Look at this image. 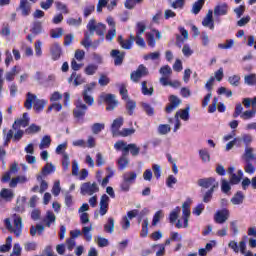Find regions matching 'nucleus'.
I'll return each instance as SVG.
<instances>
[{
  "mask_svg": "<svg viewBox=\"0 0 256 256\" xmlns=\"http://www.w3.org/2000/svg\"><path fill=\"white\" fill-rule=\"evenodd\" d=\"M12 221L13 224L11 223L10 218L4 220V225L7 231H9V233H14L16 237H21V233H23V218L19 214H13Z\"/></svg>",
  "mask_w": 256,
  "mask_h": 256,
  "instance_id": "obj_1",
  "label": "nucleus"
},
{
  "mask_svg": "<svg viewBox=\"0 0 256 256\" xmlns=\"http://www.w3.org/2000/svg\"><path fill=\"white\" fill-rule=\"evenodd\" d=\"M33 105L36 112L40 113V111H43V109H45V106L47 105V101L44 99L41 100L37 98V95L32 94L31 92H28L26 95V101L24 103V107H26V109L28 110H31L33 109Z\"/></svg>",
  "mask_w": 256,
  "mask_h": 256,
  "instance_id": "obj_2",
  "label": "nucleus"
},
{
  "mask_svg": "<svg viewBox=\"0 0 256 256\" xmlns=\"http://www.w3.org/2000/svg\"><path fill=\"white\" fill-rule=\"evenodd\" d=\"M87 29L90 33V36L93 37V35L98 34L101 38V41H105V31H107V26L103 23H98L95 21V19H91L87 24Z\"/></svg>",
  "mask_w": 256,
  "mask_h": 256,
  "instance_id": "obj_3",
  "label": "nucleus"
},
{
  "mask_svg": "<svg viewBox=\"0 0 256 256\" xmlns=\"http://www.w3.org/2000/svg\"><path fill=\"white\" fill-rule=\"evenodd\" d=\"M103 101L107 104L106 111H113L115 107L119 105V101H117L115 94L102 93L98 101L99 105H101Z\"/></svg>",
  "mask_w": 256,
  "mask_h": 256,
  "instance_id": "obj_4",
  "label": "nucleus"
},
{
  "mask_svg": "<svg viewBox=\"0 0 256 256\" xmlns=\"http://www.w3.org/2000/svg\"><path fill=\"white\" fill-rule=\"evenodd\" d=\"M197 185L203 189H209V191L219 189V182L214 177L198 179Z\"/></svg>",
  "mask_w": 256,
  "mask_h": 256,
  "instance_id": "obj_5",
  "label": "nucleus"
},
{
  "mask_svg": "<svg viewBox=\"0 0 256 256\" xmlns=\"http://www.w3.org/2000/svg\"><path fill=\"white\" fill-rule=\"evenodd\" d=\"M81 195H95V193H99V185L97 182H85L80 187Z\"/></svg>",
  "mask_w": 256,
  "mask_h": 256,
  "instance_id": "obj_6",
  "label": "nucleus"
},
{
  "mask_svg": "<svg viewBox=\"0 0 256 256\" xmlns=\"http://www.w3.org/2000/svg\"><path fill=\"white\" fill-rule=\"evenodd\" d=\"M147 75H149V70L147 67H145V65L141 64L135 71L130 74V79L134 83H139V80L142 77H147Z\"/></svg>",
  "mask_w": 256,
  "mask_h": 256,
  "instance_id": "obj_7",
  "label": "nucleus"
},
{
  "mask_svg": "<svg viewBox=\"0 0 256 256\" xmlns=\"http://www.w3.org/2000/svg\"><path fill=\"white\" fill-rule=\"evenodd\" d=\"M23 135H25V131L20 128L9 130L4 145H8L11 139H13L14 142L21 141V139H23Z\"/></svg>",
  "mask_w": 256,
  "mask_h": 256,
  "instance_id": "obj_8",
  "label": "nucleus"
},
{
  "mask_svg": "<svg viewBox=\"0 0 256 256\" xmlns=\"http://www.w3.org/2000/svg\"><path fill=\"white\" fill-rule=\"evenodd\" d=\"M29 121H31V119L29 118V114L24 113L21 118H18L14 121L12 129H21V127H29Z\"/></svg>",
  "mask_w": 256,
  "mask_h": 256,
  "instance_id": "obj_9",
  "label": "nucleus"
},
{
  "mask_svg": "<svg viewBox=\"0 0 256 256\" xmlns=\"http://www.w3.org/2000/svg\"><path fill=\"white\" fill-rule=\"evenodd\" d=\"M228 219H229V211L226 208L220 211H217L214 215V221L219 225H223V223H226Z\"/></svg>",
  "mask_w": 256,
  "mask_h": 256,
  "instance_id": "obj_10",
  "label": "nucleus"
},
{
  "mask_svg": "<svg viewBox=\"0 0 256 256\" xmlns=\"http://www.w3.org/2000/svg\"><path fill=\"white\" fill-rule=\"evenodd\" d=\"M16 11H20L22 17H29L31 15V3L27 0H20L19 7L16 8Z\"/></svg>",
  "mask_w": 256,
  "mask_h": 256,
  "instance_id": "obj_11",
  "label": "nucleus"
},
{
  "mask_svg": "<svg viewBox=\"0 0 256 256\" xmlns=\"http://www.w3.org/2000/svg\"><path fill=\"white\" fill-rule=\"evenodd\" d=\"M50 55L52 61H59L61 59V55H63V49L59 43H54L50 47Z\"/></svg>",
  "mask_w": 256,
  "mask_h": 256,
  "instance_id": "obj_12",
  "label": "nucleus"
},
{
  "mask_svg": "<svg viewBox=\"0 0 256 256\" xmlns=\"http://www.w3.org/2000/svg\"><path fill=\"white\" fill-rule=\"evenodd\" d=\"M86 111H87V105L83 104L82 99H78L76 103V108L74 109V117L78 119L79 117H84Z\"/></svg>",
  "mask_w": 256,
  "mask_h": 256,
  "instance_id": "obj_13",
  "label": "nucleus"
},
{
  "mask_svg": "<svg viewBox=\"0 0 256 256\" xmlns=\"http://www.w3.org/2000/svg\"><path fill=\"white\" fill-rule=\"evenodd\" d=\"M15 197V192L9 188H2L0 191V203L1 201H6L9 203L10 201H13V198Z\"/></svg>",
  "mask_w": 256,
  "mask_h": 256,
  "instance_id": "obj_14",
  "label": "nucleus"
},
{
  "mask_svg": "<svg viewBox=\"0 0 256 256\" xmlns=\"http://www.w3.org/2000/svg\"><path fill=\"white\" fill-rule=\"evenodd\" d=\"M182 219L184 220V228L189 227V217H191V209L188 202L182 204Z\"/></svg>",
  "mask_w": 256,
  "mask_h": 256,
  "instance_id": "obj_15",
  "label": "nucleus"
},
{
  "mask_svg": "<svg viewBox=\"0 0 256 256\" xmlns=\"http://www.w3.org/2000/svg\"><path fill=\"white\" fill-rule=\"evenodd\" d=\"M203 27H209L211 30L215 29V21L213 20V10H208L206 16L202 21Z\"/></svg>",
  "mask_w": 256,
  "mask_h": 256,
  "instance_id": "obj_16",
  "label": "nucleus"
},
{
  "mask_svg": "<svg viewBox=\"0 0 256 256\" xmlns=\"http://www.w3.org/2000/svg\"><path fill=\"white\" fill-rule=\"evenodd\" d=\"M121 127H123V118L119 117L115 119L111 125V132L113 137H119V129H121Z\"/></svg>",
  "mask_w": 256,
  "mask_h": 256,
  "instance_id": "obj_17",
  "label": "nucleus"
},
{
  "mask_svg": "<svg viewBox=\"0 0 256 256\" xmlns=\"http://www.w3.org/2000/svg\"><path fill=\"white\" fill-rule=\"evenodd\" d=\"M109 209V196L107 194H103L100 198V215L103 217L107 215V211Z\"/></svg>",
  "mask_w": 256,
  "mask_h": 256,
  "instance_id": "obj_18",
  "label": "nucleus"
},
{
  "mask_svg": "<svg viewBox=\"0 0 256 256\" xmlns=\"http://www.w3.org/2000/svg\"><path fill=\"white\" fill-rule=\"evenodd\" d=\"M111 57L114 59V65H122L123 60L125 59V52H121L117 49H114L110 52Z\"/></svg>",
  "mask_w": 256,
  "mask_h": 256,
  "instance_id": "obj_19",
  "label": "nucleus"
},
{
  "mask_svg": "<svg viewBox=\"0 0 256 256\" xmlns=\"http://www.w3.org/2000/svg\"><path fill=\"white\" fill-rule=\"evenodd\" d=\"M181 104V99L175 95L170 96V104L166 107V113H172Z\"/></svg>",
  "mask_w": 256,
  "mask_h": 256,
  "instance_id": "obj_20",
  "label": "nucleus"
},
{
  "mask_svg": "<svg viewBox=\"0 0 256 256\" xmlns=\"http://www.w3.org/2000/svg\"><path fill=\"white\" fill-rule=\"evenodd\" d=\"M189 111L191 107L188 105L186 108L178 110L174 116L175 119H182V121H189Z\"/></svg>",
  "mask_w": 256,
  "mask_h": 256,
  "instance_id": "obj_21",
  "label": "nucleus"
},
{
  "mask_svg": "<svg viewBox=\"0 0 256 256\" xmlns=\"http://www.w3.org/2000/svg\"><path fill=\"white\" fill-rule=\"evenodd\" d=\"M21 73V66H14L11 71L6 72L5 79L6 81H15V75H19Z\"/></svg>",
  "mask_w": 256,
  "mask_h": 256,
  "instance_id": "obj_22",
  "label": "nucleus"
},
{
  "mask_svg": "<svg viewBox=\"0 0 256 256\" xmlns=\"http://www.w3.org/2000/svg\"><path fill=\"white\" fill-rule=\"evenodd\" d=\"M228 9H229V6H227V3H222L220 5H217L214 8L215 17H221V15H227Z\"/></svg>",
  "mask_w": 256,
  "mask_h": 256,
  "instance_id": "obj_23",
  "label": "nucleus"
},
{
  "mask_svg": "<svg viewBox=\"0 0 256 256\" xmlns=\"http://www.w3.org/2000/svg\"><path fill=\"white\" fill-rule=\"evenodd\" d=\"M125 153L124 155H129V151L133 157H137L139 155V152L141 151V148L137 146V144H128L126 148H124Z\"/></svg>",
  "mask_w": 256,
  "mask_h": 256,
  "instance_id": "obj_24",
  "label": "nucleus"
},
{
  "mask_svg": "<svg viewBox=\"0 0 256 256\" xmlns=\"http://www.w3.org/2000/svg\"><path fill=\"white\" fill-rule=\"evenodd\" d=\"M253 151L254 150L251 147H246L245 148V152L242 156V159H244V161L246 163H249V162L253 161V159H255V154L253 153Z\"/></svg>",
  "mask_w": 256,
  "mask_h": 256,
  "instance_id": "obj_25",
  "label": "nucleus"
},
{
  "mask_svg": "<svg viewBox=\"0 0 256 256\" xmlns=\"http://www.w3.org/2000/svg\"><path fill=\"white\" fill-rule=\"evenodd\" d=\"M243 201H245V195L243 192H237L232 198L231 203L232 205H242Z\"/></svg>",
  "mask_w": 256,
  "mask_h": 256,
  "instance_id": "obj_26",
  "label": "nucleus"
},
{
  "mask_svg": "<svg viewBox=\"0 0 256 256\" xmlns=\"http://www.w3.org/2000/svg\"><path fill=\"white\" fill-rule=\"evenodd\" d=\"M122 179L133 185L137 179V173L133 171L125 172L122 176Z\"/></svg>",
  "mask_w": 256,
  "mask_h": 256,
  "instance_id": "obj_27",
  "label": "nucleus"
},
{
  "mask_svg": "<svg viewBox=\"0 0 256 256\" xmlns=\"http://www.w3.org/2000/svg\"><path fill=\"white\" fill-rule=\"evenodd\" d=\"M205 5V0H198L192 5L191 13L194 15H199L201 12V9H203V6Z\"/></svg>",
  "mask_w": 256,
  "mask_h": 256,
  "instance_id": "obj_28",
  "label": "nucleus"
},
{
  "mask_svg": "<svg viewBox=\"0 0 256 256\" xmlns=\"http://www.w3.org/2000/svg\"><path fill=\"white\" fill-rule=\"evenodd\" d=\"M51 173H55V165L52 163H47L40 173L42 177H46V175H51Z\"/></svg>",
  "mask_w": 256,
  "mask_h": 256,
  "instance_id": "obj_29",
  "label": "nucleus"
},
{
  "mask_svg": "<svg viewBox=\"0 0 256 256\" xmlns=\"http://www.w3.org/2000/svg\"><path fill=\"white\" fill-rule=\"evenodd\" d=\"M57 220V217L55 214L51 211H48L46 213V217L43 219V223H46V226L51 227V223H55Z\"/></svg>",
  "mask_w": 256,
  "mask_h": 256,
  "instance_id": "obj_30",
  "label": "nucleus"
},
{
  "mask_svg": "<svg viewBox=\"0 0 256 256\" xmlns=\"http://www.w3.org/2000/svg\"><path fill=\"white\" fill-rule=\"evenodd\" d=\"M179 213H181V208L180 207L174 208L169 214V222L172 224L176 223L177 219H179Z\"/></svg>",
  "mask_w": 256,
  "mask_h": 256,
  "instance_id": "obj_31",
  "label": "nucleus"
},
{
  "mask_svg": "<svg viewBox=\"0 0 256 256\" xmlns=\"http://www.w3.org/2000/svg\"><path fill=\"white\" fill-rule=\"evenodd\" d=\"M135 43V35L130 34V37L128 40H124V42L120 45L122 49H131L133 47V44Z\"/></svg>",
  "mask_w": 256,
  "mask_h": 256,
  "instance_id": "obj_32",
  "label": "nucleus"
},
{
  "mask_svg": "<svg viewBox=\"0 0 256 256\" xmlns=\"http://www.w3.org/2000/svg\"><path fill=\"white\" fill-rule=\"evenodd\" d=\"M41 132V126L37 124H31L28 128L25 129L26 135H35V133Z\"/></svg>",
  "mask_w": 256,
  "mask_h": 256,
  "instance_id": "obj_33",
  "label": "nucleus"
},
{
  "mask_svg": "<svg viewBox=\"0 0 256 256\" xmlns=\"http://www.w3.org/2000/svg\"><path fill=\"white\" fill-rule=\"evenodd\" d=\"M241 179H243V171L239 170L238 174H231L230 175V183H232V185H237V183L241 182Z\"/></svg>",
  "mask_w": 256,
  "mask_h": 256,
  "instance_id": "obj_34",
  "label": "nucleus"
},
{
  "mask_svg": "<svg viewBox=\"0 0 256 256\" xmlns=\"http://www.w3.org/2000/svg\"><path fill=\"white\" fill-rule=\"evenodd\" d=\"M72 77H74V87H79V85H83V83H85V78H83L81 74H77V72L72 73Z\"/></svg>",
  "mask_w": 256,
  "mask_h": 256,
  "instance_id": "obj_35",
  "label": "nucleus"
},
{
  "mask_svg": "<svg viewBox=\"0 0 256 256\" xmlns=\"http://www.w3.org/2000/svg\"><path fill=\"white\" fill-rule=\"evenodd\" d=\"M104 231L106 233H113L115 231V219L108 218V222L104 225Z\"/></svg>",
  "mask_w": 256,
  "mask_h": 256,
  "instance_id": "obj_36",
  "label": "nucleus"
},
{
  "mask_svg": "<svg viewBox=\"0 0 256 256\" xmlns=\"http://www.w3.org/2000/svg\"><path fill=\"white\" fill-rule=\"evenodd\" d=\"M119 169L123 171V169H126L129 165V159H127V155L125 153L122 154V156L118 160Z\"/></svg>",
  "mask_w": 256,
  "mask_h": 256,
  "instance_id": "obj_37",
  "label": "nucleus"
},
{
  "mask_svg": "<svg viewBox=\"0 0 256 256\" xmlns=\"http://www.w3.org/2000/svg\"><path fill=\"white\" fill-rule=\"evenodd\" d=\"M91 231H93V227L91 226H85L82 228V234L84 235V239H86V241H91L93 239V234H91Z\"/></svg>",
  "mask_w": 256,
  "mask_h": 256,
  "instance_id": "obj_38",
  "label": "nucleus"
},
{
  "mask_svg": "<svg viewBox=\"0 0 256 256\" xmlns=\"http://www.w3.org/2000/svg\"><path fill=\"white\" fill-rule=\"evenodd\" d=\"M50 145H51V136L45 135L39 144V149H47L50 147Z\"/></svg>",
  "mask_w": 256,
  "mask_h": 256,
  "instance_id": "obj_39",
  "label": "nucleus"
},
{
  "mask_svg": "<svg viewBox=\"0 0 256 256\" xmlns=\"http://www.w3.org/2000/svg\"><path fill=\"white\" fill-rule=\"evenodd\" d=\"M37 181H41L39 193H45L49 188V184H47V181L43 180V176L41 174L37 175Z\"/></svg>",
  "mask_w": 256,
  "mask_h": 256,
  "instance_id": "obj_40",
  "label": "nucleus"
},
{
  "mask_svg": "<svg viewBox=\"0 0 256 256\" xmlns=\"http://www.w3.org/2000/svg\"><path fill=\"white\" fill-rule=\"evenodd\" d=\"M228 83L232 85V87H239L241 83V76L239 75H232L228 78Z\"/></svg>",
  "mask_w": 256,
  "mask_h": 256,
  "instance_id": "obj_41",
  "label": "nucleus"
},
{
  "mask_svg": "<svg viewBox=\"0 0 256 256\" xmlns=\"http://www.w3.org/2000/svg\"><path fill=\"white\" fill-rule=\"evenodd\" d=\"M93 135H99L105 129L104 123H94L91 127Z\"/></svg>",
  "mask_w": 256,
  "mask_h": 256,
  "instance_id": "obj_42",
  "label": "nucleus"
},
{
  "mask_svg": "<svg viewBox=\"0 0 256 256\" xmlns=\"http://www.w3.org/2000/svg\"><path fill=\"white\" fill-rule=\"evenodd\" d=\"M159 73L162 75V77H171L173 70L169 67V65H165L160 68Z\"/></svg>",
  "mask_w": 256,
  "mask_h": 256,
  "instance_id": "obj_43",
  "label": "nucleus"
},
{
  "mask_svg": "<svg viewBox=\"0 0 256 256\" xmlns=\"http://www.w3.org/2000/svg\"><path fill=\"white\" fill-rule=\"evenodd\" d=\"M135 107H137V103L131 99L126 100V109L128 111V115H133V111H135Z\"/></svg>",
  "mask_w": 256,
  "mask_h": 256,
  "instance_id": "obj_44",
  "label": "nucleus"
},
{
  "mask_svg": "<svg viewBox=\"0 0 256 256\" xmlns=\"http://www.w3.org/2000/svg\"><path fill=\"white\" fill-rule=\"evenodd\" d=\"M42 31H43V25L41 24V22L39 21L34 22L31 32L34 35H39L40 33H42Z\"/></svg>",
  "mask_w": 256,
  "mask_h": 256,
  "instance_id": "obj_45",
  "label": "nucleus"
},
{
  "mask_svg": "<svg viewBox=\"0 0 256 256\" xmlns=\"http://www.w3.org/2000/svg\"><path fill=\"white\" fill-rule=\"evenodd\" d=\"M141 85H142V93H143L144 95H148V96L153 95V93H154V91H155V89L153 88V86H151L150 88H147V81H143V82L141 83Z\"/></svg>",
  "mask_w": 256,
  "mask_h": 256,
  "instance_id": "obj_46",
  "label": "nucleus"
},
{
  "mask_svg": "<svg viewBox=\"0 0 256 256\" xmlns=\"http://www.w3.org/2000/svg\"><path fill=\"white\" fill-rule=\"evenodd\" d=\"M141 106L143 111H145V113L148 114L150 117H153V115H155V110L148 103L142 102Z\"/></svg>",
  "mask_w": 256,
  "mask_h": 256,
  "instance_id": "obj_47",
  "label": "nucleus"
},
{
  "mask_svg": "<svg viewBox=\"0 0 256 256\" xmlns=\"http://www.w3.org/2000/svg\"><path fill=\"white\" fill-rule=\"evenodd\" d=\"M171 132V126L168 124H161L158 126L159 135H167V133Z\"/></svg>",
  "mask_w": 256,
  "mask_h": 256,
  "instance_id": "obj_48",
  "label": "nucleus"
},
{
  "mask_svg": "<svg viewBox=\"0 0 256 256\" xmlns=\"http://www.w3.org/2000/svg\"><path fill=\"white\" fill-rule=\"evenodd\" d=\"M145 31H147V26L144 24V22H138L136 24V36L143 35Z\"/></svg>",
  "mask_w": 256,
  "mask_h": 256,
  "instance_id": "obj_49",
  "label": "nucleus"
},
{
  "mask_svg": "<svg viewBox=\"0 0 256 256\" xmlns=\"http://www.w3.org/2000/svg\"><path fill=\"white\" fill-rule=\"evenodd\" d=\"M50 36L52 37V39H59L63 37V28H56L50 30Z\"/></svg>",
  "mask_w": 256,
  "mask_h": 256,
  "instance_id": "obj_50",
  "label": "nucleus"
},
{
  "mask_svg": "<svg viewBox=\"0 0 256 256\" xmlns=\"http://www.w3.org/2000/svg\"><path fill=\"white\" fill-rule=\"evenodd\" d=\"M83 100L85 101V103H87V105H93V103H95V99L93 98V96H91V94H89V92H87V90H84L83 93Z\"/></svg>",
  "mask_w": 256,
  "mask_h": 256,
  "instance_id": "obj_51",
  "label": "nucleus"
},
{
  "mask_svg": "<svg viewBox=\"0 0 256 256\" xmlns=\"http://www.w3.org/2000/svg\"><path fill=\"white\" fill-rule=\"evenodd\" d=\"M91 34H89L88 32H86L84 34V39L81 41V45H83V47H85V49H89V47H91Z\"/></svg>",
  "mask_w": 256,
  "mask_h": 256,
  "instance_id": "obj_52",
  "label": "nucleus"
},
{
  "mask_svg": "<svg viewBox=\"0 0 256 256\" xmlns=\"http://www.w3.org/2000/svg\"><path fill=\"white\" fill-rule=\"evenodd\" d=\"M199 155L204 163H209L211 161V156L209 155V151L207 149L200 150Z\"/></svg>",
  "mask_w": 256,
  "mask_h": 256,
  "instance_id": "obj_53",
  "label": "nucleus"
},
{
  "mask_svg": "<svg viewBox=\"0 0 256 256\" xmlns=\"http://www.w3.org/2000/svg\"><path fill=\"white\" fill-rule=\"evenodd\" d=\"M256 110H247L241 114V119L247 121L249 119H253L255 117Z\"/></svg>",
  "mask_w": 256,
  "mask_h": 256,
  "instance_id": "obj_54",
  "label": "nucleus"
},
{
  "mask_svg": "<svg viewBox=\"0 0 256 256\" xmlns=\"http://www.w3.org/2000/svg\"><path fill=\"white\" fill-rule=\"evenodd\" d=\"M135 133V128H123L120 133H118V137H129V135H133Z\"/></svg>",
  "mask_w": 256,
  "mask_h": 256,
  "instance_id": "obj_55",
  "label": "nucleus"
},
{
  "mask_svg": "<svg viewBox=\"0 0 256 256\" xmlns=\"http://www.w3.org/2000/svg\"><path fill=\"white\" fill-rule=\"evenodd\" d=\"M172 9H183L185 7V0H174L170 3Z\"/></svg>",
  "mask_w": 256,
  "mask_h": 256,
  "instance_id": "obj_56",
  "label": "nucleus"
},
{
  "mask_svg": "<svg viewBox=\"0 0 256 256\" xmlns=\"http://www.w3.org/2000/svg\"><path fill=\"white\" fill-rule=\"evenodd\" d=\"M128 145L129 144H127V142L120 140L114 144V148L116 149V151H121L122 149L123 153H125V148H127Z\"/></svg>",
  "mask_w": 256,
  "mask_h": 256,
  "instance_id": "obj_57",
  "label": "nucleus"
},
{
  "mask_svg": "<svg viewBox=\"0 0 256 256\" xmlns=\"http://www.w3.org/2000/svg\"><path fill=\"white\" fill-rule=\"evenodd\" d=\"M244 83L246 85H255V83H256V75L255 74L246 75L244 77Z\"/></svg>",
  "mask_w": 256,
  "mask_h": 256,
  "instance_id": "obj_58",
  "label": "nucleus"
},
{
  "mask_svg": "<svg viewBox=\"0 0 256 256\" xmlns=\"http://www.w3.org/2000/svg\"><path fill=\"white\" fill-rule=\"evenodd\" d=\"M110 81L111 80L109 79V77H107V75L101 74L98 83L101 87H105L109 85Z\"/></svg>",
  "mask_w": 256,
  "mask_h": 256,
  "instance_id": "obj_59",
  "label": "nucleus"
},
{
  "mask_svg": "<svg viewBox=\"0 0 256 256\" xmlns=\"http://www.w3.org/2000/svg\"><path fill=\"white\" fill-rule=\"evenodd\" d=\"M52 193L54 197H58L59 193H61V182L59 180L54 183Z\"/></svg>",
  "mask_w": 256,
  "mask_h": 256,
  "instance_id": "obj_60",
  "label": "nucleus"
},
{
  "mask_svg": "<svg viewBox=\"0 0 256 256\" xmlns=\"http://www.w3.org/2000/svg\"><path fill=\"white\" fill-rule=\"evenodd\" d=\"M162 217H163V210L157 211L153 217L152 225L153 226L157 225V223H159V221H161Z\"/></svg>",
  "mask_w": 256,
  "mask_h": 256,
  "instance_id": "obj_61",
  "label": "nucleus"
},
{
  "mask_svg": "<svg viewBox=\"0 0 256 256\" xmlns=\"http://www.w3.org/2000/svg\"><path fill=\"white\" fill-rule=\"evenodd\" d=\"M97 71V65L90 64L85 68L86 75H95Z\"/></svg>",
  "mask_w": 256,
  "mask_h": 256,
  "instance_id": "obj_62",
  "label": "nucleus"
},
{
  "mask_svg": "<svg viewBox=\"0 0 256 256\" xmlns=\"http://www.w3.org/2000/svg\"><path fill=\"white\" fill-rule=\"evenodd\" d=\"M155 247H158V251L156 252V256H163L165 255V245L162 244H154L152 245V249H155Z\"/></svg>",
  "mask_w": 256,
  "mask_h": 256,
  "instance_id": "obj_63",
  "label": "nucleus"
},
{
  "mask_svg": "<svg viewBox=\"0 0 256 256\" xmlns=\"http://www.w3.org/2000/svg\"><path fill=\"white\" fill-rule=\"evenodd\" d=\"M234 41L232 39L226 40L225 44H218L219 49H231L234 45Z\"/></svg>",
  "mask_w": 256,
  "mask_h": 256,
  "instance_id": "obj_64",
  "label": "nucleus"
}]
</instances>
